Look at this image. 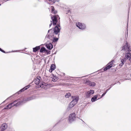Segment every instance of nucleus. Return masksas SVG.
Here are the masks:
<instances>
[{
    "label": "nucleus",
    "instance_id": "27",
    "mask_svg": "<svg viewBox=\"0 0 131 131\" xmlns=\"http://www.w3.org/2000/svg\"><path fill=\"white\" fill-rule=\"evenodd\" d=\"M49 1L53 3H55L56 1L59 2V0H49Z\"/></svg>",
    "mask_w": 131,
    "mask_h": 131
},
{
    "label": "nucleus",
    "instance_id": "32",
    "mask_svg": "<svg viewBox=\"0 0 131 131\" xmlns=\"http://www.w3.org/2000/svg\"><path fill=\"white\" fill-rule=\"evenodd\" d=\"M8 108H9V107L8 106V105H7V106H6L5 107L4 109H7Z\"/></svg>",
    "mask_w": 131,
    "mask_h": 131
},
{
    "label": "nucleus",
    "instance_id": "33",
    "mask_svg": "<svg viewBox=\"0 0 131 131\" xmlns=\"http://www.w3.org/2000/svg\"><path fill=\"white\" fill-rule=\"evenodd\" d=\"M106 93V92H105L102 95V96H101V97H103V96H104V95Z\"/></svg>",
    "mask_w": 131,
    "mask_h": 131
},
{
    "label": "nucleus",
    "instance_id": "29",
    "mask_svg": "<svg viewBox=\"0 0 131 131\" xmlns=\"http://www.w3.org/2000/svg\"><path fill=\"white\" fill-rule=\"evenodd\" d=\"M86 76H87V75H86V76H82V77H76V78H77V79H80L81 78H83L84 77H86Z\"/></svg>",
    "mask_w": 131,
    "mask_h": 131
},
{
    "label": "nucleus",
    "instance_id": "1",
    "mask_svg": "<svg viewBox=\"0 0 131 131\" xmlns=\"http://www.w3.org/2000/svg\"><path fill=\"white\" fill-rule=\"evenodd\" d=\"M131 47L130 45L128 44L127 42H126L125 44L123 45L122 49V50L124 51L125 58L120 59L121 63L119 64L120 66H122L127 60L131 62Z\"/></svg>",
    "mask_w": 131,
    "mask_h": 131
},
{
    "label": "nucleus",
    "instance_id": "35",
    "mask_svg": "<svg viewBox=\"0 0 131 131\" xmlns=\"http://www.w3.org/2000/svg\"><path fill=\"white\" fill-rule=\"evenodd\" d=\"M23 92V91H22V89H21L20 90H19V92Z\"/></svg>",
    "mask_w": 131,
    "mask_h": 131
},
{
    "label": "nucleus",
    "instance_id": "19",
    "mask_svg": "<svg viewBox=\"0 0 131 131\" xmlns=\"http://www.w3.org/2000/svg\"><path fill=\"white\" fill-rule=\"evenodd\" d=\"M91 83V81L89 80H85L84 81V83L90 86Z\"/></svg>",
    "mask_w": 131,
    "mask_h": 131
},
{
    "label": "nucleus",
    "instance_id": "30",
    "mask_svg": "<svg viewBox=\"0 0 131 131\" xmlns=\"http://www.w3.org/2000/svg\"><path fill=\"white\" fill-rule=\"evenodd\" d=\"M0 51H1V52H3L4 53H6L5 51H4L3 50H2L0 48Z\"/></svg>",
    "mask_w": 131,
    "mask_h": 131
},
{
    "label": "nucleus",
    "instance_id": "2",
    "mask_svg": "<svg viewBox=\"0 0 131 131\" xmlns=\"http://www.w3.org/2000/svg\"><path fill=\"white\" fill-rule=\"evenodd\" d=\"M73 100L69 104L68 107V109H69L76 104L79 99V97L77 96H72Z\"/></svg>",
    "mask_w": 131,
    "mask_h": 131
},
{
    "label": "nucleus",
    "instance_id": "9",
    "mask_svg": "<svg viewBox=\"0 0 131 131\" xmlns=\"http://www.w3.org/2000/svg\"><path fill=\"white\" fill-rule=\"evenodd\" d=\"M59 27H60V24H57L54 29V33L56 35L60 31V29L59 28Z\"/></svg>",
    "mask_w": 131,
    "mask_h": 131
},
{
    "label": "nucleus",
    "instance_id": "26",
    "mask_svg": "<svg viewBox=\"0 0 131 131\" xmlns=\"http://www.w3.org/2000/svg\"><path fill=\"white\" fill-rule=\"evenodd\" d=\"M90 86H92V87H93L95 86L96 85V83H95L94 82H91V83Z\"/></svg>",
    "mask_w": 131,
    "mask_h": 131
},
{
    "label": "nucleus",
    "instance_id": "13",
    "mask_svg": "<svg viewBox=\"0 0 131 131\" xmlns=\"http://www.w3.org/2000/svg\"><path fill=\"white\" fill-rule=\"evenodd\" d=\"M46 46L47 48L49 50H51L53 48V45L51 43L47 44Z\"/></svg>",
    "mask_w": 131,
    "mask_h": 131
},
{
    "label": "nucleus",
    "instance_id": "14",
    "mask_svg": "<svg viewBox=\"0 0 131 131\" xmlns=\"http://www.w3.org/2000/svg\"><path fill=\"white\" fill-rule=\"evenodd\" d=\"M55 66L53 64H51L50 67V68L49 70V71L50 72H52L55 69Z\"/></svg>",
    "mask_w": 131,
    "mask_h": 131
},
{
    "label": "nucleus",
    "instance_id": "17",
    "mask_svg": "<svg viewBox=\"0 0 131 131\" xmlns=\"http://www.w3.org/2000/svg\"><path fill=\"white\" fill-rule=\"evenodd\" d=\"M40 80L39 78H37L34 80L35 83V84L38 85L40 83Z\"/></svg>",
    "mask_w": 131,
    "mask_h": 131
},
{
    "label": "nucleus",
    "instance_id": "24",
    "mask_svg": "<svg viewBox=\"0 0 131 131\" xmlns=\"http://www.w3.org/2000/svg\"><path fill=\"white\" fill-rule=\"evenodd\" d=\"M71 94L70 93H68L65 95V97L66 98H68L71 96Z\"/></svg>",
    "mask_w": 131,
    "mask_h": 131
},
{
    "label": "nucleus",
    "instance_id": "15",
    "mask_svg": "<svg viewBox=\"0 0 131 131\" xmlns=\"http://www.w3.org/2000/svg\"><path fill=\"white\" fill-rule=\"evenodd\" d=\"M53 77H52V80L53 82H56L58 80V78L54 75H53Z\"/></svg>",
    "mask_w": 131,
    "mask_h": 131
},
{
    "label": "nucleus",
    "instance_id": "37",
    "mask_svg": "<svg viewBox=\"0 0 131 131\" xmlns=\"http://www.w3.org/2000/svg\"><path fill=\"white\" fill-rule=\"evenodd\" d=\"M11 97H12V96H10V97L7 98V99H6V100H8Z\"/></svg>",
    "mask_w": 131,
    "mask_h": 131
},
{
    "label": "nucleus",
    "instance_id": "25",
    "mask_svg": "<svg viewBox=\"0 0 131 131\" xmlns=\"http://www.w3.org/2000/svg\"><path fill=\"white\" fill-rule=\"evenodd\" d=\"M113 61H111L108 63L110 66V67L111 68L112 67L114 66H113V65H114V64H113Z\"/></svg>",
    "mask_w": 131,
    "mask_h": 131
},
{
    "label": "nucleus",
    "instance_id": "11",
    "mask_svg": "<svg viewBox=\"0 0 131 131\" xmlns=\"http://www.w3.org/2000/svg\"><path fill=\"white\" fill-rule=\"evenodd\" d=\"M49 86L50 87H52L53 86L51 85V84H46L45 83H42L40 85H39L38 86V88H44V86Z\"/></svg>",
    "mask_w": 131,
    "mask_h": 131
},
{
    "label": "nucleus",
    "instance_id": "38",
    "mask_svg": "<svg viewBox=\"0 0 131 131\" xmlns=\"http://www.w3.org/2000/svg\"><path fill=\"white\" fill-rule=\"evenodd\" d=\"M52 23H51L50 25H49V27H50V26H51V25H52Z\"/></svg>",
    "mask_w": 131,
    "mask_h": 131
},
{
    "label": "nucleus",
    "instance_id": "16",
    "mask_svg": "<svg viewBox=\"0 0 131 131\" xmlns=\"http://www.w3.org/2000/svg\"><path fill=\"white\" fill-rule=\"evenodd\" d=\"M97 95H96L94 96L91 99V101L92 102H94L98 100L97 99Z\"/></svg>",
    "mask_w": 131,
    "mask_h": 131
},
{
    "label": "nucleus",
    "instance_id": "4",
    "mask_svg": "<svg viewBox=\"0 0 131 131\" xmlns=\"http://www.w3.org/2000/svg\"><path fill=\"white\" fill-rule=\"evenodd\" d=\"M36 98V97L35 95H32L31 96L24 98L22 100H20L21 104H24L27 102L35 99Z\"/></svg>",
    "mask_w": 131,
    "mask_h": 131
},
{
    "label": "nucleus",
    "instance_id": "7",
    "mask_svg": "<svg viewBox=\"0 0 131 131\" xmlns=\"http://www.w3.org/2000/svg\"><path fill=\"white\" fill-rule=\"evenodd\" d=\"M52 30H53L52 29H51L48 30V34L47 35H46V38H48V39H50V40H52V38H53V32L52 31L50 34H49V32H50L51 31H52Z\"/></svg>",
    "mask_w": 131,
    "mask_h": 131
},
{
    "label": "nucleus",
    "instance_id": "36",
    "mask_svg": "<svg viewBox=\"0 0 131 131\" xmlns=\"http://www.w3.org/2000/svg\"><path fill=\"white\" fill-rule=\"evenodd\" d=\"M114 85V84H112L110 85V88L112 87L113 85Z\"/></svg>",
    "mask_w": 131,
    "mask_h": 131
},
{
    "label": "nucleus",
    "instance_id": "40",
    "mask_svg": "<svg viewBox=\"0 0 131 131\" xmlns=\"http://www.w3.org/2000/svg\"><path fill=\"white\" fill-rule=\"evenodd\" d=\"M1 5V4H0V6Z\"/></svg>",
    "mask_w": 131,
    "mask_h": 131
},
{
    "label": "nucleus",
    "instance_id": "31",
    "mask_svg": "<svg viewBox=\"0 0 131 131\" xmlns=\"http://www.w3.org/2000/svg\"><path fill=\"white\" fill-rule=\"evenodd\" d=\"M8 131H15V130L13 128H10L9 129Z\"/></svg>",
    "mask_w": 131,
    "mask_h": 131
},
{
    "label": "nucleus",
    "instance_id": "8",
    "mask_svg": "<svg viewBox=\"0 0 131 131\" xmlns=\"http://www.w3.org/2000/svg\"><path fill=\"white\" fill-rule=\"evenodd\" d=\"M94 93V91L93 90H90L85 93L86 97L87 98H90Z\"/></svg>",
    "mask_w": 131,
    "mask_h": 131
},
{
    "label": "nucleus",
    "instance_id": "20",
    "mask_svg": "<svg viewBox=\"0 0 131 131\" xmlns=\"http://www.w3.org/2000/svg\"><path fill=\"white\" fill-rule=\"evenodd\" d=\"M51 9L52 13L55 14L57 13V11L54 10V7L53 6H51Z\"/></svg>",
    "mask_w": 131,
    "mask_h": 131
},
{
    "label": "nucleus",
    "instance_id": "21",
    "mask_svg": "<svg viewBox=\"0 0 131 131\" xmlns=\"http://www.w3.org/2000/svg\"><path fill=\"white\" fill-rule=\"evenodd\" d=\"M46 51H47V50H46L45 48L43 47L41 48L40 50V52H41L43 53L45 52Z\"/></svg>",
    "mask_w": 131,
    "mask_h": 131
},
{
    "label": "nucleus",
    "instance_id": "28",
    "mask_svg": "<svg viewBox=\"0 0 131 131\" xmlns=\"http://www.w3.org/2000/svg\"><path fill=\"white\" fill-rule=\"evenodd\" d=\"M58 38H53V42H56L58 40Z\"/></svg>",
    "mask_w": 131,
    "mask_h": 131
},
{
    "label": "nucleus",
    "instance_id": "5",
    "mask_svg": "<svg viewBox=\"0 0 131 131\" xmlns=\"http://www.w3.org/2000/svg\"><path fill=\"white\" fill-rule=\"evenodd\" d=\"M76 118V115L75 113H72L69 116L68 120L69 123H71L74 121Z\"/></svg>",
    "mask_w": 131,
    "mask_h": 131
},
{
    "label": "nucleus",
    "instance_id": "22",
    "mask_svg": "<svg viewBox=\"0 0 131 131\" xmlns=\"http://www.w3.org/2000/svg\"><path fill=\"white\" fill-rule=\"evenodd\" d=\"M110 68H111V67H110V65H109L108 64L106 65V67L104 68V71H106L108 69H109Z\"/></svg>",
    "mask_w": 131,
    "mask_h": 131
},
{
    "label": "nucleus",
    "instance_id": "39",
    "mask_svg": "<svg viewBox=\"0 0 131 131\" xmlns=\"http://www.w3.org/2000/svg\"><path fill=\"white\" fill-rule=\"evenodd\" d=\"M5 102V101H4L3 102V103H4Z\"/></svg>",
    "mask_w": 131,
    "mask_h": 131
},
{
    "label": "nucleus",
    "instance_id": "3",
    "mask_svg": "<svg viewBox=\"0 0 131 131\" xmlns=\"http://www.w3.org/2000/svg\"><path fill=\"white\" fill-rule=\"evenodd\" d=\"M20 105H21L20 102V99H18L16 100L13 102L8 104V105L9 107V109H10L13 106H17Z\"/></svg>",
    "mask_w": 131,
    "mask_h": 131
},
{
    "label": "nucleus",
    "instance_id": "18",
    "mask_svg": "<svg viewBox=\"0 0 131 131\" xmlns=\"http://www.w3.org/2000/svg\"><path fill=\"white\" fill-rule=\"evenodd\" d=\"M40 46H37L36 47L33 48V51L34 52H36L38 50L40 49Z\"/></svg>",
    "mask_w": 131,
    "mask_h": 131
},
{
    "label": "nucleus",
    "instance_id": "6",
    "mask_svg": "<svg viewBox=\"0 0 131 131\" xmlns=\"http://www.w3.org/2000/svg\"><path fill=\"white\" fill-rule=\"evenodd\" d=\"M76 25L78 28L82 30H84L86 28L85 24L80 22L77 23Z\"/></svg>",
    "mask_w": 131,
    "mask_h": 131
},
{
    "label": "nucleus",
    "instance_id": "34",
    "mask_svg": "<svg viewBox=\"0 0 131 131\" xmlns=\"http://www.w3.org/2000/svg\"><path fill=\"white\" fill-rule=\"evenodd\" d=\"M110 88H109L107 89L106 90V93L110 89Z\"/></svg>",
    "mask_w": 131,
    "mask_h": 131
},
{
    "label": "nucleus",
    "instance_id": "10",
    "mask_svg": "<svg viewBox=\"0 0 131 131\" xmlns=\"http://www.w3.org/2000/svg\"><path fill=\"white\" fill-rule=\"evenodd\" d=\"M57 17L56 16H54L53 17H51V19L53 22V25H56L57 22Z\"/></svg>",
    "mask_w": 131,
    "mask_h": 131
},
{
    "label": "nucleus",
    "instance_id": "23",
    "mask_svg": "<svg viewBox=\"0 0 131 131\" xmlns=\"http://www.w3.org/2000/svg\"><path fill=\"white\" fill-rule=\"evenodd\" d=\"M30 86V85H27L22 89V90L23 91H24L25 90H27L28 88H29Z\"/></svg>",
    "mask_w": 131,
    "mask_h": 131
},
{
    "label": "nucleus",
    "instance_id": "12",
    "mask_svg": "<svg viewBox=\"0 0 131 131\" xmlns=\"http://www.w3.org/2000/svg\"><path fill=\"white\" fill-rule=\"evenodd\" d=\"M7 127V125L6 123H4L2 124L0 128V130L1 129V131H4L6 129Z\"/></svg>",
    "mask_w": 131,
    "mask_h": 131
}]
</instances>
